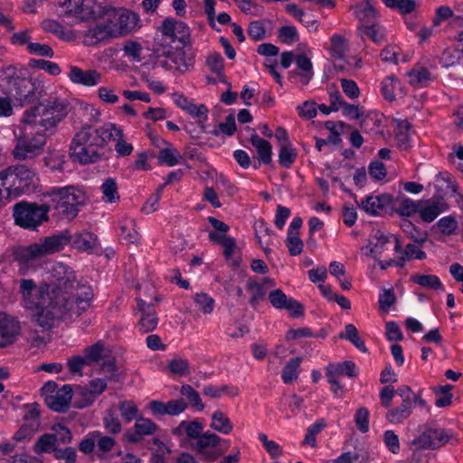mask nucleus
Here are the masks:
<instances>
[{"instance_id": "0eeeda50", "label": "nucleus", "mask_w": 463, "mask_h": 463, "mask_svg": "<svg viewBox=\"0 0 463 463\" xmlns=\"http://www.w3.org/2000/svg\"><path fill=\"white\" fill-rule=\"evenodd\" d=\"M50 207L47 204L20 202L14 206L15 224L24 229L35 230L48 220Z\"/></svg>"}, {"instance_id": "bf43d9fd", "label": "nucleus", "mask_w": 463, "mask_h": 463, "mask_svg": "<svg viewBox=\"0 0 463 463\" xmlns=\"http://www.w3.org/2000/svg\"><path fill=\"white\" fill-rule=\"evenodd\" d=\"M118 410L122 418L127 421L130 422L133 420L137 419L138 409L137 406L132 401H122L118 403Z\"/></svg>"}, {"instance_id": "6e6552de", "label": "nucleus", "mask_w": 463, "mask_h": 463, "mask_svg": "<svg viewBox=\"0 0 463 463\" xmlns=\"http://www.w3.org/2000/svg\"><path fill=\"white\" fill-rule=\"evenodd\" d=\"M459 442L457 435L449 430L443 428L428 427L413 444L422 449H438L446 444L458 445Z\"/></svg>"}, {"instance_id": "f8f14e48", "label": "nucleus", "mask_w": 463, "mask_h": 463, "mask_svg": "<svg viewBox=\"0 0 463 463\" xmlns=\"http://www.w3.org/2000/svg\"><path fill=\"white\" fill-rule=\"evenodd\" d=\"M222 439L215 433L203 432L194 445V449L206 462H213L223 453L224 449L219 448Z\"/></svg>"}, {"instance_id": "4468645a", "label": "nucleus", "mask_w": 463, "mask_h": 463, "mask_svg": "<svg viewBox=\"0 0 463 463\" xmlns=\"http://www.w3.org/2000/svg\"><path fill=\"white\" fill-rule=\"evenodd\" d=\"M25 409L24 424L14 436V439L18 442L31 439L40 426L38 405L36 403L27 404Z\"/></svg>"}, {"instance_id": "423d86ee", "label": "nucleus", "mask_w": 463, "mask_h": 463, "mask_svg": "<svg viewBox=\"0 0 463 463\" xmlns=\"http://www.w3.org/2000/svg\"><path fill=\"white\" fill-rule=\"evenodd\" d=\"M94 294L91 287H82L72 294L60 295V323L72 324L91 305Z\"/></svg>"}, {"instance_id": "052dcab7", "label": "nucleus", "mask_w": 463, "mask_h": 463, "mask_svg": "<svg viewBox=\"0 0 463 463\" xmlns=\"http://www.w3.org/2000/svg\"><path fill=\"white\" fill-rule=\"evenodd\" d=\"M408 75L410 83L414 86H423L431 79L430 71L423 67L411 71Z\"/></svg>"}, {"instance_id": "e433bc0d", "label": "nucleus", "mask_w": 463, "mask_h": 463, "mask_svg": "<svg viewBox=\"0 0 463 463\" xmlns=\"http://www.w3.org/2000/svg\"><path fill=\"white\" fill-rule=\"evenodd\" d=\"M58 448L56 434L48 433L41 436L34 445V451L38 454L55 452Z\"/></svg>"}, {"instance_id": "f3484780", "label": "nucleus", "mask_w": 463, "mask_h": 463, "mask_svg": "<svg viewBox=\"0 0 463 463\" xmlns=\"http://www.w3.org/2000/svg\"><path fill=\"white\" fill-rule=\"evenodd\" d=\"M158 427L150 419L137 418L132 429L125 431L123 439L126 442L136 444L140 442L144 436L153 435Z\"/></svg>"}, {"instance_id": "6e6d98bb", "label": "nucleus", "mask_w": 463, "mask_h": 463, "mask_svg": "<svg viewBox=\"0 0 463 463\" xmlns=\"http://www.w3.org/2000/svg\"><path fill=\"white\" fill-rule=\"evenodd\" d=\"M184 46L181 44L175 46V51H173V47H171V54L170 59L177 65V69L180 71L187 70L189 66L192 64V60L185 56V53L183 50Z\"/></svg>"}, {"instance_id": "58836bf2", "label": "nucleus", "mask_w": 463, "mask_h": 463, "mask_svg": "<svg viewBox=\"0 0 463 463\" xmlns=\"http://www.w3.org/2000/svg\"><path fill=\"white\" fill-rule=\"evenodd\" d=\"M181 159L182 156L172 144L162 147L157 156V160L160 165H166L168 166L176 165Z\"/></svg>"}, {"instance_id": "5fc2aeb1", "label": "nucleus", "mask_w": 463, "mask_h": 463, "mask_svg": "<svg viewBox=\"0 0 463 463\" xmlns=\"http://www.w3.org/2000/svg\"><path fill=\"white\" fill-rule=\"evenodd\" d=\"M392 235H385L380 230L374 232L373 235V240L370 241V244L373 245L371 247V253H375L376 255H380L383 252L385 249V245L390 242Z\"/></svg>"}, {"instance_id": "473e14b6", "label": "nucleus", "mask_w": 463, "mask_h": 463, "mask_svg": "<svg viewBox=\"0 0 463 463\" xmlns=\"http://www.w3.org/2000/svg\"><path fill=\"white\" fill-rule=\"evenodd\" d=\"M84 354L88 364L90 365L92 363H100L103 359H105V356L110 354V350L105 345L103 342L98 341L94 345L87 347L84 351Z\"/></svg>"}, {"instance_id": "72a5a7b5", "label": "nucleus", "mask_w": 463, "mask_h": 463, "mask_svg": "<svg viewBox=\"0 0 463 463\" xmlns=\"http://www.w3.org/2000/svg\"><path fill=\"white\" fill-rule=\"evenodd\" d=\"M400 227L406 236L417 244L422 245L428 240V233L416 227L410 220L403 219Z\"/></svg>"}, {"instance_id": "ddd939ff", "label": "nucleus", "mask_w": 463, "mask_h": 463, "mask_svg": "<svg viewBox=\"0 0 463 463\" xmlns=\"http://www.w3.org/2000/svg\"><path fill=\"white\" fill-rule=\"evenodd\" d=\"M115 129V124L107 122L97 128L88 124L84 125L80 132L88 139L89 143L100 152L113 139Z\"/></svg>"}, {"instance_id": "b1692460", "label": "nucleus", "mask_w": 463, "mask_h": 463, "mask_svg": "<svg viewBox=\"0 0 463 463\" xmlns=\"http://www.w3.org/2000/svg\"><path fill=\"white\" fill-rule=\"evenodd\" d=\"M411 387L408 385H402L398 390H395L392 385H386L381 389L379 393L381 405L383 408H389L396 393L402 398V402L411 403Z\"/></svg>"}, {"instance_id": "393cba45", "label": "nucleus", "mask_w": 463, "mask_h": 463, "mask_svg": "<svg viewBox=\"0 0 463 463\" xmlns=\"http://www.w3.org/2000/svg\"><path fill=\"white\" fill-rule=\"evenodd\" d=\"M68 76L73 83L87 87L95 86L101 82V74L95 70L83 71L79 67H71Z\"/></svg>"}, {"instance_id": "a18cd8bd", "label": "nucleus", "mask_w": 463, "mask_h": 463, "mask_svg": "<svg viewBox=\"0 0 463 463\" xmlns=\"http://www.w3.org/2000/svg\"><path fill=\"white\" fill-rule=\"evenodd\" d=\"M339 337L350 341L362 353H367L368 349L364 340L360 337L357 328L353 324H347L345 327V332L341 333Z\"/></svg>"}, {"instance_id": "4be33fe9", "label": "nucleus", "mask_w": 463, "mask_h": 463, "mask_svg": "<svg viewBox=\"0 0 463 463\" xmlns=\"http://www.w3.org/2000/svg\"><path fill=\"white\" fill-rule=\"evenodd\" d=\"M137 308L141 312V317L137 324L139 331L148 333L156 329L158 322L156 312L152 305L146 304L142 298H137Z\"/></svg>"}, {"instance_id": "09e8293b", "label": "nucleus", "mask_w": 463, "mask_h": 463, "mask_svg": "<svg viewBox=\"0 0 463 463\" xmlns=\"http://www.w3.org/2000/svg\"><path fill=\"white\" fill-rule=\"evenodd\" d=\"M98 364L99 371L105 375L107 379L118 381V369L116 365V360L111 355V354L108 356H105V359H103Z\"/></svg>"}, {"instance_id": "8fccbe9b", "label": "nucleus", "mask_w": 463, "mask_h": 463, "mask_svg": "<svg viewBox=\"0 0 463 463\" xmlns=\"http://www.w3.org/2000/svg\"><path fill=\"white\" fill-rule=\"evenodd\" d=\"M246 289L251 293L250 304L252 307H256L261 300L264 299L266 293L262 284L250 279L246 283Z\"/></svg>"}, {"instance_id": "603ef678", "label": "nucleus", "mask_w": 463, "mask_h": 463, "mask_svg": "<svg viewBox=\"0 0 463 463\" xmlns=\"http://www.w3.org/2000/svg\"><path fill=\"white\" fill-rule=\"evenodd\" d=\"M180 393L186 397L191 406L195 408L197 411H203L204 409V404L202 402L199 392L195 391L191 385H182Z\"/></svg>"}, {"instance_id": "ea45409f", "label": "nucleus", "mask_w": 463, "mask_h": 463, "mask_svg": "<svg viewBox=\"0 0 463 463\" xmlns=\"http://www.w3.org/2000/svg\"><path fill=\"white\" fill-rule=\"evenodd\" d=\"M203 426L200 421L194 420L191 422L183 420L178 427L174 430L175 434H181L185 432L189 439H198L203 433Z\"/></svg>"}, {"instance_id": "7ed1b4c3", "label": "nucleus", "mask_w": 463, "mask_h": 463, "mask_svg": "<svg viewBox=\"0 0 463 463\" xmlns=\"http://www.w3.org/2000/svg\"><path fill=\"white\" fill-rule=\"evenodd\" d=\"M22 69L17 66L8 65L0 72V89L4 95H0V118H9L14 113L16 106L14 100L19 101L23 106V100L27 96L24 94L23 88L26 81L21 78Z\"/></svg>"}, {"instance_id": "bb28decb", "label": "nucleus", "mask_w": 463, "mask_h": 463, "mask_svg": "<svg viewBox=\"0 0 463 463\" xmlns=\"http://www.w3.org/2000/svg\"><path fill=\"white\" fill-rule=\"evenodd\" d=\"M386 420L391 424H402L412 414L411 403L402 402L395 407L387 408Z\"/></svg>"}, {"instance_id": "6ab92c4d", "label": "nucleus", "mask_w": 463, "mask_h": 463, "mask_svg": "<svg viewBox=\"0 0 463 463\" xmlns=\"http://www.w3.org/2000/svg\"><path fill=\"white\" fill-rule=\"evenodd\" d=\"M82 287L90 286L79 278L71 267L60 262V295L72 294Z\"/></svg>"}, {"instance_id": "cd10ccee", "label": "nucleus", "mask_w": 463, "mask_h": 463, "mask_svg": "<svg viewBox=\"0 0 463 463\" xmlns=\"http://www.w3.org/2000/svg\"><path fill=\"white\" fill-rule=\"evenodd\" d=\"M105 0H91V3L85 7V17L90 18H101L108 16V19H111V14L115 13V8H112L109 4L104 2Z\"/></svg>"}, {"instance_id": "1a4fd4ad", "label": "nucleus", "mask_w": 463, "mask_h": 463, "mask_svg": "<svg viewBox=\"0 0 463 463\" xmlns=\"http://www.w3.org/2000/svg\"><path fill=\"white\" fill-rule=\"evenodd\" d=\"M86 202L85 193L77 186L60 188V220L71 222L79 213V207Z\"/></svg>"}, {"instance_id": "c9c22d12", "label": "nucleus", "mask_w": 463, "mask_h": 463, "mask_svg": "<svg viewBox=\"0 0 463 463\" xmlns=\"http://www.w3.org/2000/svg\"><path fill=\"white\" fill-rule=\"evenodd\" d=\"M349 50L348 41L340 34H333L330 37V47L328 51L335 59L342 60Z\"/></svg>"}, {"instance_id": "a211bd4d", "label": "nucleus", "mask_w": 463, "mask_h": 463, "mask_svg": "<svg viewBox=\"0 0 463 463\" xmlns=\"http://www.w3.org/2000/svg\"><path fill=\"white\" fill-rule=\"evenodd\" d=\"M58 250V237H47L39 243H33L22 250L21 259L25 262L30 260L54 253Z\"/></svg>"}, {"instance_id": "c85d7f7f", "label": "nucleus", "mask_w": 463, "mask_h": 463, "mask_svg": "<svg viewBox=\"0 0 463 463\" xmlns=\"http://www.w3.org/2000/svg\"><path fill=\"white\" fill-rule=\"evenodd\" d=\"M250 143L256 148L260 163L269 165L272 161V147L269 142L252 133Z\"/></svg>"}, {"instance_id": "5701e85b", "label": "nucleus", "mask_w": 463, "mask_h": 463, "mask_svg": "<svg viewBox=\"0 0 463 463\" xmlns=\"http://www.w3.org/2000/svg\"><path fill=\"white\" fill-rule=\"evenodd\" d=\"M449 208V205L446 201L431 197L425 202V205L420 204V216L423 222H431Z\"/></svg>"}, {"instance_id": "20e7f679", "label": "nucleus", "mask_w": 463, "mask_h": 463, "mask_svg": "<svg viewBox=\"0 0 463 463\" xmlns=\"http://www.w3.org/2000/svg\"><path fill=\"white\" fill-rule=\"evenodd\" d=\"M35 173L24 165L9 167L0 172V203L10 196H19L34 186Z\"/></svg>"}, {"instance_id": "de8ad7c7", "label": "nucleus", "mask_w": 463, "mask_h": 463, "mask_svg": "<svg viewBox=\"0 0 463 463\" xmlns=\"http://www.w3.org/2000/svg\"><path fill=\"white\" fill-rule=\"evenodd\" d=\"M91 3V0H67L62 4L67 14H73L80 20H85V7Z\"/></svg>"}, {"instance_id": "37998d69", "label": "nucleus", "mask_w": 463, "mask_h": 463, "mask_svg": "<svg viewBox=\"0 0 463 463\" xmlns=\"http://www.w3.org/2000/svg\"><path fill=\"white\" fill-rule=\"evenodd\" d=\"M326 374L347 375L355 377V364L352 361H345L339 364H329L326 369Z\"/></svg>"}, {"instance_id": "49530a36", "label": "nucleus", "mask_w": 463, "mask_h": 463, "mask_svg": "<svg viewBox=\"0 0 463 463\" xmlns=\"http://www.w3.org/2000/svg\"><path fill=\"white\" fill-rule=\"evenodd\" d=\"M411 280L425 288L433 290L444 289L440 279L436 275L415 274L411 276Z\"/></svg>"}, {"instance_id": "338daca9", "label": "nucleus", "mask_w": 463, "mask_h": 463, "mask_svg": "<svg viewBox=\"0 0 463 463\" xmlns=\"http://www.w3.org/2000/svg\"><path fill=\"white\" fill-rule=\"evenodd\" d=\"M369 411L365 407L358 408L354 414L355 426L362 433L369 430Z\"/></svg>"}, {"instance_id": "4c0bfd02", "label": "nucleus", "mask_w": 463, "mask_h": 463, "mask_svg": "<svg viewBox=\"0 0 463 463\" xmlns=\"http://www.w3.org/2000/svg\"><path fill=\"white\" fill-rule=\"evenodd\" d=\"M203 393L211 399H218L224 394L231 397H235L239 395V389L237 387L229 385H222L220 387L205 385L203 389Z\"/></svg>"}, {"instance_id": "e2e57ef3", "label": "nucleus", "mask_w": 463, "mask_h": 463, "mask_svg": "<svg viewBox=\"0 0 463 463\" xmlns=\"http://www.w3.org/2000/svg\"><path fill=\"white\" fill-rule=\"evenodd\" d=\"M206 64L212 72L219 77H223L224 61L218 52L211 53L206 60Z\"/></svg>"}, {"instance_id": "aec40b11", "label": "nucleus", "mask_w": 463, "mask_h": 463, "mask_svg": "<svg viewBox=\"0 0 463 463\" xmlns=\"http://www.w3.org/2000/svg\"><path fill=\"white\" fill-rule=\"evenodd\" d=\"M113 37H117L116 30H113V21L108 19L107 22L99 23L90 28L84 34L83 43L87 46H93Z\"/></svg>"}, {"instance_id": "2eb2a0df", "label": "nucleus", "mask_w": 463, "mask_h": 463, "mask_svg": "<svg viewBox=\"0 0 463 463\" xmlns=\"http://www.w3.org/2000/svg\"><path fill=\"white\" fill-rule=\"evenodd\" d=\"M361 208L371 215L391 213L393 210V198L392 195L383 194L369 195L361 202Z\"/></svg>"}, {"instance_id": "774afa93", "label": "nucleus", "mask_w": 463, "mask_h": 463, "mask_svg": "<svg viewBox=\"0 0 463 463\" xmlns=\"http://www.w3.org/2000/svg\"><path fill=\"white\" fill-rule=\"evenodd\" d=\"M194 303L204 314H211L214 307V299L205 293H198L194 296Z\"/></svg>"}, {"instance_id": "2f4dec72", "label": "nucleus", "mask_w": 463, "mask_h": 463, "mask_svg": "<svg viewBox=\"0 0 463 463\" xmlns=\"http://www.w3.org/2000/svg\"><path fill=\"white\" fill-rule=\"evenodd\" d=\"M40 395L49 409L58 411V384L54 381L46 382L40 390Z\"/></svg>"}, {"instance_id": "69168bd1", "label": "nucleus", "mask_w": 463, "mask_h": 463, "mask_svg": "<svg viewBox=\"0 0 463 463\" xmlns=\"http://www.w3.org/2000/svg\"><path fill=\"white\" fill-rule=\"evenodd\" d=\"M420 201L414 202L409 198L403 199L397 209V213L402 216H411L416 213H420Z\"/></svg>"}, {"instance_id": "a19ab883", "label": "nucleus", "mask_w": 463, "mask_h": 463, "mask_svg": "<svg viewBox=\"0 0 463 463\" xmlns=\"http://www.w3.org/2000/svg\"><path fill=\"white\" fill-rule=\"evenodd\" d=\"M102 422L109 434L116 435L121 432L122 425L113 406L106 411Z\"/></svg>"}, {"instance_id": "13d9d810", "label": "nucleus", "mask_w": 463, "mask_h": 463, "mask_svg": "<svg viewBox=\"0 0 463 463\" xmlns=\"http://www.w3.org/2000/svg\"><path fill=\"white\" fill-rule=\"evenodd\" d=\"M400 86V81L393 76L386 77L382 82V93L385 99L392 101L395 99V90Z\"/></svg>"}, {"instance_id": "79ce46f5", "label": "nucleus", "mask_w": 463, "mask_h": 463, "mask_svg": "<svg viewBox=\"0 0 463 463\" xmlns=\"http://www.w3.org/2000/svg\"><path fill=\"white\" fill-rule=\"evenodd\" d=\"M102 192V198L105 202L113 203L119 200L118 184L115 178L109 177L104 180L100 186Z\"/></svg>"}, {"instance_id": "9d476101", "label": "nucleus", "mask_w": 463, "mask_h": 463, "mask_svg": "<svg viewBox=\"0 0 463 463\" xmlns=\"http://www.w3.org/2000/svg\"><path fill=\"white\" fill-rule=\"evenodd\" d=\"M69 154L72 161L82 165L96 163L103 156V154L89 143L80 131L74 135L71 140Z\"/></svg>"}, {"instance_id": "7c9ffc66", "label": "nucleus", "mask_w": 463, "mask_h": 463, "mask_svg": "<svg viewBox=\"0 0 463 463\" xmlns=\"http://www.w3.org/2000/svg\"><path fill=\"white\" fill-rule=\"evenodd\" d=\"M16 333L14 321L5 313H0V346L11 343Z\"/></svg>"}, {"instance_id": "39448f33", "label": "nucleus", "mask_w": 463, "mask_h": 463, "mask_svg": "<svg viewBox=\"0 0 463 463\" xmlns=\"http://www.w3.org/2000/svg\"><path fill=\"white\" fill-rule=\"evenodd\" d=\"M159 31L161 38L158 36L155 38V51L158 55L170 57L172 43L182 46L190 44V29L182 21L166 18L162 22Z\"/></svg>"}, {"instance_id": "f704fd0d", "label": "nucleus", "mask_w": 463, "mask_h": 463, "mask_svg": "<svg viewBox=\"0 0 463 463\" xmlns=\"http://www.w3.org/2000/svg\"><path fill=\"white\" fill-rule=\"evenodd\" d=\"M211 420L210 427L220 433L229 434L233 430V424L222 411H214L211 416Z\"/></svg>"}, {"instance_id": "0e129e2a", "label": "nucleus", "mask_w": 463, "mask_h": 463, "mask_svg": "<svg viewBox=\"0 0 463 463\" xmlns=\"http://www.w3.org/2000/svg\"><path fill=\"white\" fill-rule=\"evenodd\" d=\"M344 127H345V124L342 121H339L338 123L327 121L326 123V129L330 131V134L326 138L330 144L339 145L341 143L342 139L340 138V134L343 131Z\"/></svg>"}, {"instance_id": "f03ea898", "label": "nucleus", "mask_w": 463, "mask_h": 463, "mask_svg": "<svg viewBox=\"0 0 463 463\" xmlns=\"http://www.w3.org/2000/svg\"><path fill=\"white\" fill-rule=\"evenodd\" d=\"M39 288L33 279L20 281L23 307L43 329L53 326L58 313V285L55 275L46 274Z\"/></svg>"}, {"instance_id": "864d4df0", "label": "nucleus", "mask_w": 463, "mask_h": 463, "mask_svg": "<svg viewBox=\"0 0 463 463\" xmlns=\"http://www.w3.org/2000/svg\"><path fill=\"white\" fill-rule=\"evenodd\" d=\"M297 158V150L290 144H281L279 162L281 166L288 168Z\"/></svg>"}, {"instance_id": "680f3d73", "label": "nucleus", "mask_w": 463, "mask_h": 463, "mask_svg": "<svg viewBox=\"0 0 463 463\" xmlns=\"http://www.w3.org/2000/svg\"><path fill=\"white\" fill-rule=\"evenodd\" d=\"M114 136L118 137L115 145V150L118 156H129L133 151V146L124 139L123 131L116 127V129L114 130Z\"/></svg>"}, {"instance_id": "c03bdc74", "label": "nucleus", "mask_w": 463, "mask_h": 463, "mask_svg": "<svg viewBox=\"0 0 463 463\" xmlns=\"http://www.w3.org/2000/svg\"><path fill=\"white\" fill-rule=\"evenodd\" d=\"M300 364L301 358L299 357H293L288 360L281 373V378L284 383L289 384L298 379Z\"/></svg>"}, {"instance_id": "412c9836", "label": "nucleus", "mask_w": 463, "mask_h": 463, "mask_svg": "<svg viewBox=\"0 0 463 463\" xmlns=\"http://www.w3.org/2000/svg\"><path fill=\"white\" fill-rule=\"evenodd\" d=\"M435 193L432 197L446 201V197L453 195L458 192V184L449 172H439L435 175L433 181Z\"/></svg>"}, {"instance_id": "3c124183", "label": "nucleus", "mask_w": 463, "mask_h": 463, "mask_svg": "<svg viewBox=\"0 0 463 463\" xmlns=\"http://www.w3.org/2000/svg\"><path fill=\"white\" fill-rule=\"evenodd\" d=\"M359 31L362 35L369 37L375 43H381L384 41L383 29L377 24H363L359 27Z\"/></svg>"}, {"instance_id": "9b49d317", "label": "nucleus", "mask_w": 463, "mask_h": 463, "mask_svg": "<svg viewBox=\"0 0 463 463\" xmlns=\"http://www.w3.org/2000/svg\"><path fill=\"white\" fill-rule=\"evenodd\" d=\"M98 244L97 236L89 232L73 233L71 230H64L60 232V250L64 246H70L80 251L92 252Z\"/></svg>"}, {"instance_id": "dca6fc26", "label": "nucleus", "mask_w": 463, "mask_h": 463, "mask_svg": "<svg viewBox=\"0 0 463 463\" xmlns=\"http://www.w3.org/2000/svg\"><path fill=\"white\" fill-rule=\"evenodd\" d=\"M113 21V30H116V36L124 35L131 33L138 27L139 16L137 14L128 10L115 9L111 14Z\"/></svg>"}, {"instance_id": "c756f323", "label": "nucleus", "mask_w": 463, "mask_h": 463, "mask_svg": "<svg viewBox=\"0 0 463 463\" xmlns=\"http://www.w3.org/2000/svg\"><path fill=\"white\" fill-rule=\"evenodd\" d=\"M352 9L354 10V16L360 22L364 24L374 23L377 13L370 0H364L363 2L356 4L352 6Z\"/></svg>"}, {"instance_id": "a878e982", "label": "nucleus", "mask_w": 463, "mask_h": 463, "mask_svg": "<svg viewBox=\"0 0 463 463\" xmlns=\"http://www.w3.org/2000/svg\"><path fill=\"white\" fill-rule=\"evenodd\" d=\"M298 71H290V76H298L303 85H307L314 76L311 60L305 54L297 55L295 58Z\"/></svg>"}, {"instance_id": "f257e3e1", "label": "nucleus", "mask_w": 463, "mask_h": 463, "mask_svg": "<svg viewBox=\"0 0 463 463\" xmlns=\"http://www.w3.org/2000/svg\"><path fill=\"white\" fill-rule=\"evenodd\" d=\"M57 118L56 100L44 101L25 110L13 150L14 158L25 160L39 155L45 145V136L55 132Z\"/></svg>"}, {"instance_id": "4d7b16f0", "label": "nucleus", "mask_w": 463, "mask_h": 463, "mask_svg": "<svg viewBox=\"0 0 463 463\" xmlns=\"http://www.w3.org/2000/svg\"><path fill=\"white\" fill-rule=\"evenodd\" d=\"M435 227H437L442 234L451 235L458 230V223L454 216L449 215L439 219L433 226V228Z\"/></svg>"}]
</instances>
